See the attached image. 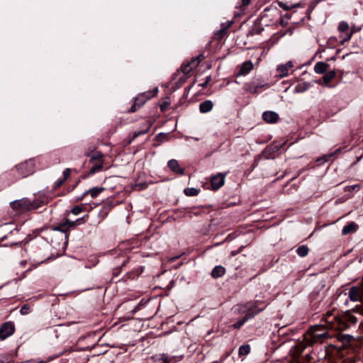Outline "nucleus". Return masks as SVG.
<instances>
[{"label": "nucleus", "mask_w": 363, "mask_h": 363, "mask_svg": "<svg viewBox=\"0 0 363 363\" xmlns=\"http://www.w3.org/2000/svg\"><path fill=\"white\" fill-rule=\"evenodd\" d=\"M308 252L309 249L306 245H301L298 247L296 250L297 254L302 257L306 256Z\"/></svg>", "instance_id": "25"}, {"label": "nucleus", "mask_w": 363, "mask_h": 363, "mask_svg": "<svg viewBox=\"0 0 363 363\" xmlns=\"http://www.w3.org/2000/svg\"><path fill=\"white\" fill-rule=\"evenodd\" d=\"M363 158V154L357 157V162H359Z\"/></svg>", "instance_id": "42"}, {"label": "nucleus", "mask_w": 363, "mask_h": 363, "mask_svg": "<svg viewBox=\"0 0 363 363\" xmlns=\"http://www.w3.org/2000/svg\"><path fill=\"white\" fill-rule=\"evenodd\" d=\"M163 363H169L167 357L162 358Z\"/></svg>", "instance_id": "39"}, {"label": "nucleus", "mask_w": 363, "mask_h": 363, "mask_svg": "<svg viewBox=\"0 0 363 363\" xmlns=\"http://www.w3.org/2000/svg\"><path fill=\"white\" fill-rule=\"evenodd\" d=\"M253 69V64L251 61H246L243 62L238 72V76L247 74Z\"/></svg>", "instance_id": "12"}, {"label": "nucleus", "mask_w": 363, "mask_h": 363, "mask_svg": "<svg viewBox=\"0 0 363 363\" xmlns=\"http://www.w3.org/2000/svg\"><path fill=\"white\" fill-rule=\"evenodd\" d=\"M147 98H145V96L140 94L138 95V96L135 99L134 103L133 106L130 108L131 112L136 111L139 108H140L142 106H143L147 102Z\"/></svg>", "instance_id": "11"}, {"label": "nucleus", "mask_w": 363, "mask_h": 363, "mask_svg": "<svg viewBox=\"0 0 363 363\" xmlns=\"http://www.w3.org/2000/svg\"><path fill=\"white\" fill-rule=\"evenodd\" d=\"M104 188L103 187H93L85 191L81 197L78 198V200H82L87 194H90L91 198H96L99 194L104 191Z\"/></svg>", "instance_id": "14"}, {"label": "nucleus", "mask_w": 363, "mask_h": 363, "mask_svg": "<svg viewBox=\"0 0 363 363\" xmlns=\"http://www.w3.org/2000/svg\"><path fill=\"white\" fill-rule=\"evenodd\" d=\"M79 220H77L76 222H70L69 220H67L65 223H62L60 226H58L57 229L60 231H65L67 228L75 225L76 223L78 222Z\"/></svg>", "instance_id": "23"}, {"label": "nucleus", "mask_w": 363, "mask_h": 363, "mask_svg": "<svg viewBox=\"0 0 363 363\" xmlns=\"http://www.w3.org/2000/svg\"><path fill=\"white\" fill-rule=\"evenodd\" d=\"M309 88V84L306 82L298 83L295 87V92L302 93L306 91Z\"/></svg>", "instance_id": "21"}, {"label": "nucleus", "mask_w": 363, "mask_h": 363, "mask_svg": "<svg viewBox=\"0 0 363 363\" xmlns=\"http://www.w3.org/2000/svg\"><path fill=\"white\" fill-rule=\"evenodd\" d=\"M213 103L210 100H206L200 104L199 111L203 113H206L211 111L213 109Z\"/></svg>", "instance_id": "15"}, {"label": "nucleus", "mask_w": 363, "mask_h": 363, "mask_svg": "<svg viewBox=\"0 0 363 363\" xmlns=\"http://www.w3.org/2000/svg\"><path fill=\"white\" fill-rule=\"evenodd\" d=\"M356 310L357 313L363 315V309L362 308H357Z\"/></svg>", "instance_id": "37"}, {"label": "nucleus", "mask_w": 363, "mask_h": 363, "mask_svg": "<svg viewBox=\"0 0 363 363\" xmlns=\"http://www.w3.org/2000/svg\"><path fill=\"white\" fill-rule=\"evenodd\" d=\"M204 59L203 55H199L196 57L192 59L190 62L184 64L181 67L182 72L185 74H189L193 69H196L199 63Z\"/></svg>", "instance_id": "5"}, {"label": "nucleus", "mask_w": 363, "mask_h": 363, "mask_svg": "<svg viewBox=\"0 0 363 363\" xmlns=\"http://www.w3.org/2000/svg\"><path fill=\"white\" fill-rule=\"evenodd\" d=\"M65 181H63V179L59 182H57V185L59 186L63 184Z\"/></svg>", "instance_id": "38"}, {"label": "nucleus", "mask_w": 363, "mask_h": 363, "mask_svg": "<svg viewBox=\"0 0 363 363\" xmlns=\"http://www.w3.org/2000/svg\"><path fill=\"white\" fill-rule=\"evenodd\" d=\"M255 314V311L250 309V311H249V315H253Z\"/></svg>", "instance_id": "41"}, {"label": "nucleus", "mask_w": 363, "mask_h": 363, "mask_svg": "<svg viewBox=\"0 0 363 363\" xmlns=\"http://www.w3.org/2000/svg\"><path fill=\"white\" fill-rule=\"evenodd\" d=\"M210 81H211V77H208L206 78V81H205V83L200 84V86L204 87Z\"/></svg>", "instance_id": "36"}, {"label": "nucleus", "mask_w": 363, "mask_h": 363, "mask_svg": "<svg viewBox=\"0 0 363 363\" xmlns=\"http://www.w3.org/2000/svg\"><path fill=\"white\" fill-rule=\"evenodd\" d=\"M335 77V72L334 71H330L327 72L323 77V84H328L334 77Z\"/></svg>", "instance_id": "22"}, {"label": "nucleus", "mask_w": 363, "mask_h": 363, "mask_svg": "<svg viewBox=\"0 0 363 363\" xmlns=\"http://www.w3.org/2000/svg\"><path fill=\"white\" fill-rule=\"evenodd\" d=\"M313 345L308 337H306L304 341L298 342L291 349V353L295 357H298L303 352L304 350L308 347Z\"/></svg>", "instance_id": "6"}, {"label": "nucleus", "mask_w": 363, "mask_h": 363, "mask_svg": "<svg viewBox=\"0 0 363 363\" xmlns=\"http://www.w3.org/2000/svg\"><path fill=\"white\" fill-rule=\"evenodd\" d=\"M150 126H151V125L149 123H146L145 124V128L143 130L135 132L134 135H133V137L136 138V137H138V136H139L140 135L145 134L150 130Z\"/></svg>", "instance_id": "29"}, {"label": "nucleus", "mask_w": 363, "mask_h": 363, "mask_svg": "<svg viewBox=\"0 0 363 363\" xmlns=\"http://www.w3.org/2000/svg\"><path fill=\"white\" fill-rule=\"evenodd\" d=\"M200 190L196 188H186L184 190V193L187 196H194L199 194Z\"/></svg>", "instance_id": "24"}, {"label": "nucleus", "mask_w": 363, "mask_h": 363, "mask_svg": "<svg viewBox=\"0 0 363 363\" xmlns=\"http://www.w3.org/2000/svg\"><path fill=\"white\" fill-rule=\"evenodd\" d=\"M250 3V0H242V4L241 6L245 7L248 6Z\"/></svg>", "instance_id": "35"}, {"label": "nucleus", "mask_w": 363, "mask_h": 363, "mask_svg": "<svg viewBox=\"0 0 363 363\" xmlns=\"http://www.w3.org/2000/svg\"><path fill=\"white\" fill-rule=\"evenodd\" d=\"M245 323V320H240L236 323L232 325L230 328H233L234 329H239Z\"/></svg>", "instance_id": "32"}, {"label": "nucleus", "mask_w": 363, "mask_h": 363, "mask_svg": "<svg viewBox=\"0 0 363 363\" xmlns=\"http://www.w3.org/2000/svg\"><path fill=\"white\" fill-rule=\"evenodd\" d=\"M357 224L354 222H352V223H349L348 225L344 226V228H342V235H345L349 233L355 232L357 230Z\"/></svg>", "instance_id": "17"}, {"label": "nucleus", "mask_w": 363, "mask_h": 363, "mask_svg": "<svg viewBox=\"0 0 363 363\" xmlns=\"http://www.w3.org/2000/svg\"><path fill=\"white\" fill-rule=\"evenodd\" d=\"M337 30L340 33L341 45H343L345 42L350 40L353 35V31L350 28L349 24L345 21L340 22Z\"/></svg>", "instance_id": "3"}, {"label": "nucleus", "mask_w": 363, "mask_h": 363, "mask_svg": "<svg viewBox=\"0 0 363 363\" xmlns=\"http://www.w3.org/2000/svg\"><path fill=\"white\" fill-rule=\"evenodd\" d=\"M145 98H147V101L155 97L158 94V89L156 87L152 90H149L147 91L141 93Z\"/></svg>", "instance_id": "20"}, {"label": "nucleus", "mask_w": 363, "mask_h": 363, "mask_svg": "<svg viewBox=\"0 0 363 363\" xmlns=\"http://www.w3.org/2000/svg\"><path fill=\"white\" fill-rule=\"evenodd\" d=\"M91 162L97 161V162H103L104 154L101 152H93L90 155Z\"/></svg>", "instance_id": "19"}, {"label": "nucleus", "mask_w": 363, "mask_h": 363, "mask_svg": "<svg viewBox=\"0 0 363 363\" xmlns=\"http://www.w3.org/2000/svg\"><path fill=\"white\" fill-rule=\"evenodd\" d=\"M28 310L29 308L24 305L20 311L21 315H24L25 314H27Z\"/></svg>", "instance_id": "34"}, {"label": "nucleus", "mask_w": 363, "mask_h": 363, "mask_svg": "<svg viewBox=\"0 0 363 363\" xmlns=\"http://www.w3.org/2000/svg\"><path fill=\"white\" fill-rule=\"evenodd\" d=\"M170 104L171 101L169 97H166L160 105V110L162 111H165L169 108Z\"/></svg>", "instance_id": "27"}, {"label": "nucleus", "mask_w": 363, "mask_h": 363, "mask_svg": "<svg viewBox=\"0 0 363 363\" xmlns=\"http://www.w3.org/2000/svg\"><path fill=\"white\" fill-rule=\"evenodd\" d=\"M15 330L14 325L12 322H6L0 328V339L5 340L11 335Z\"/></svg>", "instance_id": "7"}, {"label": "nucleus", "mask_w": 363, "mask_h": 363, "mask_svg": "<svg viewBox=\"0 0 363 363\" xmlns=\"http://www.w3.org/2000/svg\"><path fill=\"white\" fill-rule=\"evenodd\" d=\"M328 67V65L323 62H317L314 66V71L317 74L324 73Z\"/></svg>", "instance_id": "16"}, {"label": "nucleus", "mask_w": 363, "mask_h": 363, "mask_svg": "<svg viewBox=\"0 0 363 363\" xmlns=\"http://www.w3.org/2000/svg\"><path fill=\"white\" fill-rule=\"evenodd\" d=\"M12 208L18 211L19 212H23L26 211H30L35 209L38 207V205L32 203L27 199H22L11 203Z\"/></svg>", "instance_id": "2"}, {"label": "nucleus", "mask_w": 363, "mask_h": 363, "mask_svg": "<svg viewBox=\"0 0 363 363\" xmlns=\"http://www.w3.org/2000/svg\"><path fill=\"white\" fill-rule=\"evenodd\" d=\"M38 363H45L44 362L41 361V362H39Z\"/></svg>", "instance_id": "43"}, {"label": "nucleus", "mask_w": 363, "mask_h": 363, "mask_svg": "<svg viewBox=\"0 0 363 363\" xmlns=\"http://www.w3.org/2000/svg\"><path fill=\"white\" fill-rule=\"evenodd\" d=\"M225 174L218 173L211 177V185L213 190H218L222 187L225 183Z\"/></svg>", "instance_id": "8"}, {"label": "nucleus", "mask_w": 363, "mask_h": 363, "mask_svg": "<svg viewBox=\"0 0 363 363\" xmlns=\"http://www.w3.org/2000/svg\"><path fill=\"white\" fill-rule=\"evenodd\" d=\"M294 64L291 61H289L285 64L280 65L277 67L278 77L283 78L289 74V72L293 68Z\"/></svg>", "instance_id": "9"}, {"label": "nucleus", "mask_w": 363, "mask_h": 363, "mask_svg": "<svg viewBox=\"0 0 363 363\" xmlns=\"http://www.w3.org/2000/svg\"><path fill=\"white\" fill-rule=\"evenodd\" d=\"M263 120L268 123H275L279 120V115L274 111H265L262 114Z\"/></svg>", "instance_id": "10"}, {"label": "nucleus", "mask_w": 363, "mask_h": 363, "mask_svg": "<svg viewBox=\"0 0 363 363\" xmlns=\"http://www.w3.org/2000/svg\"><path fill=\"white\" fill-rule=\"evenodd\" d=\"M103 168V162H97L96 164H94L89 170L90 174H94L97 172H99Z\"/></svg>", "instance_id": "28"}, {"label": "nucleus", "mask_w": 363, "mask_h": 363, "mask_svg": "<svg viewBox=\"0 0 363 363\" xmlns=\"http://www.w3.org/2000/svg\"><path fill=\"white\" fill-rule=\"evenodd\" d=\"M71 170L69 168H67L63 172V181L67 180L70 176Z\"/></svg>", "instance_id": "33"}, {"label": "nucleus", "mask_w": 363, "mask_h": 363, "mask_svg": "<svg viewBox=\"0 0 363 363\" xmlns=\"http://www.w3.org/2000/svg\"><path fill=\"white\" fill-rule=\"evenodd\" d=\"M168 167L172 172L177 174L182 175L184 173V169L179 166V162L176 160H169L168 162Z\"/></svg>", "instance_id": "13"}, {"label": "nucleus", "mask_w": 363, "mask_h": 363, "mask_svg": "<svg viewBox=\"0 0 363 363\" xmlns=\"http://www.w3.org/2000/svg\"><path fill=\"white\" fill-rule=\"evenodd\" d=\"M309 334L311 337L308 340L312 342V344L321 341L322 340L326 339L329 337L328 331L323 325H315L310 330Z\"/></svg>", "instance_id": "1"}, {"label": "nucleus", "mask_w": 363, "mask_h": 363, "mask_svg": "<svg viewBox=\"0 0 363 363\" xmlns=\"http://www.w3.org/2000/svg\"><path fill=\"white\" fill-rule=\"evenodd\" d=\"M250 346L249 345H243L239 348V355H247L250 352Z\"/></svg>", "instance_id": "26"}, {"label": "nucleus", "mask_w": 363, "mask_h": 363, "mask_svg": "<svg viewBox=\"0 0 363 363\" xmlns=\"http://www.w3.org/2000/svg\"><path fill=\"white\" fill-rule=\"evenodd\" d=\"M225 269L222 266H216L213 268L211 275L214 278H218L224 275Z\"/></svg>", "instance_id": "18"}, {"label": "nucleus", "mask_w": 363, "mask_h": 363, "mask_svg": "<svg viewBox=\"0 0 363 363\" xmlns=\"http://www.w3.org/2000/svg\"><path fill=\"white\" fill-rule=\"evenodd\" d=\"M35 162L33 160H26L17 166L19 174L23 177L33 174L35 172Z\"/></svg>", "instance_id": "4"}, {"label": "nucleus", "mask_w": 363, "mask_h": 363, "mask_svg": "<svg viewBox=\"0 0 363 363\" xmlns=\"http://www.w3.org/2000/svg\"><path fill=\"white\" fill-rule=\"evenodd\" d=\"M84 211V205H82V206H77L72 208L71 212L73 215L77 216Z\"/></svg>", "instance_id": "30"}, {"label": "nucleus", "mask_w": 363, "mask_h": 363, "mask_svg": "<svg viewBox=\"0 0 363 363\" xmlns=\"http://www.w3.org/2000/svg\"><path fill=\"white\" fill-rule=\"evenodd\" d=\"M351 338H352V337H351V336H350V335H347V336H345V339L347 341H348V342L350 340V339H351Z\"/></svg>", "instance_id": "40"}, {"label": "nucleus", "mask_w": 363, "mask_h": 363, "mask_svg": "<svg viewBox=\"0 0 363 363\" xmlns=\"http://www.w3.org/2000/svg\"><path fill=\"white\" fill-rule=\"evenodd\" d=\"M230 25H231V22H229V23H228V26H227L225 28H222V29H220V30L218 31V34H219L221 37L224 36V35L227 33L228 28L230 26Z\"/></svg>", "instance_id": "31"}]
</instances>
